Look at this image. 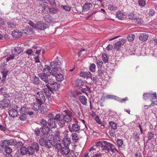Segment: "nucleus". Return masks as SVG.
I'll use <instances>...</instances> for the list:
<instances>
[{"mask_svg":"<svg viewBox=\"0 0 157 157\" xmlns=\"http://www.w3.org/2000/svg\"><path fill=\"white\" fill-rule=\"evenodd\" d=\"M23 48L20 45H18L17 46L15 47L14 49L9 53L10 54L8 55L7 57L6 58L7 61L13 59L15 57L23 52Z\"/></svg>","mask_w":157,"mask_h":157,"instance_id":"f257e3e1","label":"nucleus"},{"mask_svg":"<svg viewBox=\"0 0 157 157\" xmlns=\"http://www.w3.org/2000/svg\"><path fill=\"white\" fill-rule=\"evenodd\" d=\"M103 145L102 146V149L106 151V152H109L111 151L112 152H113L114 151L118 152V150L115 147V146L110 142H108L106 141H103Z\"/></svg>","mask_w":157,"mask_h":157,"instance_id":"f03ea898","label":"nucleus"},{"mask_svg":"<svg viewBox=\"0 0 157 157\" xmlns=\"http://www.w3.org/2000/svg\"><path fill=\"white\" fill-rule=\"evenodd\" d=\"M40 87L43 91L47 98H50L52 93V90L50 86L48 84H41L40 85Z\"/></svg>","mask_w":157,"mask_h":157,"instance_id":"7ed1b4c3","label":"nucleus"},{"mask_svg":"<svg viewBox=\"0 0 157 157\" xmlns=\"http://www.w3.org/2000/svg\"><path fill=\"white\" fill-rule=\"evenodd\" d=\"M18 106L16 104L12 105L9 109L8 114L9 116L15 117L18 116L19 112L17 111Z\"/></svg>","mask_w":157,"mask_h":157,"instance_id":"20e7f679","label":"nucleus"},{"mask_svg":"<svg viewBox=\"0 0 157 157\" xmlns=\"http://www.w3.org/2000/svg\"><path fill=\"white\" fill-rule=\"evenodd\" d=\"M39 142L41 146H45L48 148H51L53 144V143L51 140L47 139L45 137L40 138L39 140Z\"/></svg>","mask_w":157,"mask_h":157,"instance_id":"39448f33","label":"nucleus"},{"mask_svg":"<svg viewBox=\"0 0 157 157\" xmlns=\"http://www.w3.org/2000/svg\"><path fill=\"white\" fill-rule=\"evenodd\" d=\"M34 99L43 103L45 102L46 101L45 97L43 91H41L35 93Z\"/></svg>","mask_w":157,"mask_h":157,"instance_id":"423d86ee","label":"nucleus"},{"mask_svg":"<svg viewBox=\"0 0 157 157\" xmlns=\"http://www.w3.org/2000/svg\"><path fill=\"white\" fill-rule=\"evenodd\" d=\"M72 112L68 110H65L63 111V119L66 122H70L72 120Z\"/></svg>","mask_w":157,"mask_h":157,"instance_id":"0eeeda50","label":"nucleus"},{"mask_svg":"<svg viewBox=\"0 0 157 157\" xmlns=\"http://www.w3.org/2000/svg\"><path fill=\"white\" fill-rule=\"evenodd\" d=\"M43 104V103L33 99V102L31 104V107L34 110L38 112L40 110L41 106Z\"/></svg>","mask_w":157,"mask_h":157,"instance_id":"6e6552de","label":"nucleus"},{"mask_svg":"<svg viewBox=\"0 0 157 157\" xmlns=\"http://www.w3.org/2000/svg\"><path fill=\"white\" fill-rule=\"evenodd\" d=\"M68 131L67 130H65L63 132V138L62 140L63 144L64 146H68L71 143L70 139L69 138L68 133Z\"/></svg>","mask_w":157,"mask_h":157,"instance_id":"1a4fd4ad","label":"nucleus"},{"mask_svg":"<svg viewBox=\"0 0 157 157\" xmlns=\"http://www.w3.org/2000/svg\"><path fill=\"white\" fill-rule=\"evenodd\" d=\"M10 100L7 98L4 99L0 101V107L7 108L11 105Z\"/></svg>","mask_w":157,"mask_h":157,"instance_id":"9d476101","label":"nucleus"},{"mask_svg":"<svg viewBox=\"0 0 157 157\" xmlns=\"http://www.w3.org/2000/svg\"><path fill=\"white\" fill-rule=\"evenodd\" d=\"M69 129L71 132H78L80 130V127L79 125L77 123L73 124L71 127L68 126Z\"/></svg>","mask_w":157,"mask_h":157,"instance_id":"9b49d317","label":"nucleus"},{"mask_svg":"<svg viewBox=\"0 0 157 157\" xmlns=\"http://www.w3.org/2000/svg\"><path fill=\"white\" fill-rule=\"evenodd\" d=\"M46 24L43 21H38L36 23L35 28L43 30L46 29Z\"/></svg>","mask_w":157,"mask_h":157,"instance_id":"f8f14e48","label":"nucleus"},{"mask_svg":"<svg viewBox=\"0 0 157 157\" xmlns=\"http://www.w3.org/2000/svg\"><path fill=\"white\" fill-rule=\"evenodd\" d=\"M126 40L125 39H122L121 40L116 43L114 44V48L119 51L122 45H123L126 42Z\"/></svg>","mask_w":157,"mask_h":157,"instance_id":"ddd939ff","label":"nucleus"},{"mask_svg":"<svg viewBox=\"0 0 157 157\" xmlns=\"http://www.w3.org/2000/svg\"><path fill=\"white\" fill-rule=\"evenodd\" d=\"M150 96L151 98L150 99V101L152 102V103L151 104L147 106L146 105H145L144 107L145 106H149L150 107V106L151 105H154L155 104V101H157V96L156 95V93L155 92H153L152 93H150Z\"/></svg>","mask_w":157,"mask_h":157,"instance_id":"4468645a","label":"nucleus"},{"mask_svg":"<svg viewBox=\"0 0 157 157\" xmlns=\"http://www.w3.org/2000/svg\"><path fill=\"white\" fill-rule=\"evenodd\" d=\"M40 129L42 133L43 134H47L49 133H50L49 134V136H52V134L51 135L50 133V132H52V130H50L49 128L48 127V126H42V127L40 128Z\"/></svg>","mask_w":157,"mask_h":157,"instance_id":"2eb2a0df","label":"nucleus"},{"mask_svg":"<svg viewBox=\"0 0 157 157\" xmlns=\"http://www.w3.org/2000/svg\"><path fill=\"white\" fill-rule=\"evenodd\" d=\"M59 152L60 154L63 155H67L70 152V150L69 146H67L62 147Z\"/></svg>","mask_w":157,"mask_h":157,"instance_id":"dca6fc26","label":"nucleus"},{"mask_svg":"<svg viewBox=\"0 0 157 157\" xmlns=\"http://www.w3.org/2000/svg\"><path fill=\"white\" fill-rule=\"evenodd\" d=\"M80 75L81 77L86 78L87 79L88 78L92 79V74L89 71L87 72L81 71L80 73Z\"/></svg>","mask_w":157,"mask_h":157,"instance_id":"f3484780","label":"nucleus"},{"mask_svg":"<svg viewBox=\"0 0 157 157\" xmlns=\"http://www.w3.org/2000/svg\"><path fill=\"white\" fill-rule=\"evenodd\" d=\"M47 75L48 74H46L44 73H40L38 74V76L45 84L47 82L49 78L48 77L49 76Z\"/></svg>","mask_w":157,"mask_h":157,"instance_id":"a211bd4d","label":"nucleus"},{"mask_svg":"<svg viewBox=\"0 0 157 157\" xmlns=\"http://www.w3.org/2000/svg\"><path fill=\"white\" fill-rule=\"evenodd\" d=\"M148 35L144 33L139 34V39L143 42L146 41L148 38Z\"/></svg>","mask_w":157,"mask_h":157,"instance_id":"6ab92c4d","label":"nucleus"},{"mask_svg":"<svg viewBox=\"0 0 157 157\" xmlns=\"http://www.w3.org/2000/svg\"><path fill=\"white\" fill-rule=\"evenodd\" d=\"M23 33V32L22 33L21 32H19L17 30H16L12 32V35L13 37L19 38L21 36Z\"/></svg>","mask_w":157,"mask_h":157,"instance_id":"aec40b11","label":"nucleus"},{"mask_svg":"<svg viewBox=\"0 0 157 157\" xmlns=\"http://www.w3.org/2000/svg\"><path fill=\"white\" fill-rule=\"evenodd\" d=\"M92 8L93 5L91 3H86L84 5L82 8L84 10L87 11L91 10Z\"/></svg>","mask_w":157,"mask_h":157,"instance_id":"412c9836","label":"nucleus"},{"mask_svg":"<svg viewBox=\"0 0 157 157\" xmlns=\"http://www.w3.org/2000/svg\"><path fill=\"white\" fill-rule=\"evenodd\" d=\"M3 141L6 147L8 145L14 146L15 144V142L13 140H5Z\"/></svg>","mask_w":157,"mask_h":157,"instance_id":"4be33fe9","label":"nucleus"},{"mask_svg":"<svg viewBox=\"0 0 157 157\" xmlns=\"http://www.w3.org/2000/svg\"><path fill=\"white\" fill-rule=\"evenodd\" d=\"M51 68L50 66L46 65L45 66L43 70V73L46 74H48L47 75L49 76L51 75Z\"/></svg>","mask_w":157,"mask_h":157,"instance_id":"5701e85b","label":"nucleus"},{"mask_svg":"<svg viewBox=\"0 0 157 157\" xmlns=\"http://www.w3.org/2000/svg\"><path fill=\"white\" fill-rule=\"evenodd\" d=\"M45 21L48 23L52 21L53 18L52 16L49 15H45L43 17Z\"/></svg>","mask_w":157,"mask_h":157,"instance_id":"b1692460","label":"nucleus"},{"mask_svg":"<svg viewBox=\"0 0 157 157\" xmlns=\"http://www.w3.org/2000/svg\"><path fill=\"white\" fill-rule=\"evenodd\" d=\"M31 147H32L34 151H36V152H38L39 150L40 146L36 142L33 143Z\"/></svg>","mask_w":157,"mask_h":157,"instance_id":"393cba45","label":"nucleus"},{"mask_svg":"<svg viewBox=\"0 0 157 157\" xmlns=\"http://www.w3.org/2000/svg\"><path fill=\"white\" fill-rule=\"evenodd\" d=\"M81 89L82 92L85 93L88 96L87 92H90V87L86 86H85L83 87H81Z\"/></svg>","mask_w":157,"mask_h":157,"instance_id":"a878e982","label":"nucleus"},{"mask_svg":"<svg viewBox=\"0 0 157 157\" xmlns=\"http://www.w3.org/2000/svg\"><path fill=\"white\" fill-rule=\"evenodd\" d=\"M50 66L51 67L52 69H56V70L58 71L59 69H61L59 66H58L56 64V63L54 61H52L50 63Z\"/></svg>","mask_w":157,"mask_h":157,"instance_id":"bb28decb","label":"nucleus"},{"mask_svg":"<svg viewBox=\"0 0 157 157\" xmlns=\"http://www.w3.org/2000/svg\"><path fill=\"white\" fill-rule=\"evenodd\" d=\"M29 110V108L25 106L22 107L21 109L20 113L21 114L24 115L27 114Z\"/></svg>","mask_w":157,"mask_h":157,"instance_id":"cd10ccee","label":"nucleus"},{"mask_svg":"<svg viewBox=\"0 0 157 157\" xmlns=\"http://www.w3.org/2000/svg\"><path fill=\"white\" fill-rule=\"evenodd\" d=\"M53 146L59 152L60 150L62 148L61 144L57 142L53 143Z\"/></svg>","mask_w":157,"mask_h":157,"instance_id":"c85d7f7f","label":"nucleus"},{"mask_svg":"<svg viewBox=\"0 0 157 157\" xmlns=\"http://www.w3.org/2000/svg\"><path fill=\"white\" fill-rule=\"evenodd\" d=\"M48 124L51 128H54L56 127V123L54 120H48Z\"/></svg>","mask_w":157,"mask_h":157,"instance_id":"c756f323","label":"nucleus"},{"mask_svg":"<svg viewBox=\"0 0 157 157\" xmlns=\"http://www.w3.org/2000/svg\"><path fill=\"white\" fill-rule=\"evenodd\" d=\"M79 101L83 105H86L87 104V98L84 96L79 97Z\"/></svg>","mask_w":157,"mask_h":157,"instance_id":"7c9ffc66","label":"nucleus"},{"mask_svg":"<svg viewBox=\"0 0 157 157\" xmlns=\"http://www.w3.org/2000/svg\"><path fill=\"white\" fill-rule=\"evenodd\" d=\"M116 16L119 19L122 20L125 17V15L121 11H119L117 12Z\"/></svg>","mask_w":157,"mask_h":157,"instance_id":"2f4dec72","label":"nucleus"},{"mask_svg":"<svg viewBox=\"0 0 157 157\" xmlns=\"http://www.w3.org/2000/svg\"><path fill=\"white\" fill-rule=\"evenodd\" d=\"M33 82L35 85H39L40 83V81L39 78L36 76H33L32 77Z\"/></svg>","mask_w":157,"mask_h":157,"instance_id":"473e14b6","label":"nucleus"},{"mask_svg":"<svg viewBox=\"0 0 157 157\" xmlns=\"http://www.w3.org/2000/svg\"><path fill=\"white\" fill-rule=\"evenodd\" d=\"M8 71L6 69H3L1 71V74L2 75V81H5L6 79V77L7 76V74Z\"/></svg>","mask_w":157,"mask_h":157,"instance_id":"72a5a7b5","label":"nucleus"},{"mask_svg":"<svg viewBox=\"0 0 157 157\" xmlns=\"http://www.w3.org/2000/svg\"><path fill=\"white\" fill-rule=\"evenodd\" d=\"M54 135L53 137H54V138L56 139V140H58L59 139V137L60 135V132L58 130H56L54 132Z\"/></svg>","mask_w":157,"mask_h":157,"instance_id":"f704fd0d","label":"nucleus"},{"mask_svg":"<svg viewBox=\"0 0 157 157\" xmlns=\"http://www.w3.org/2000/svg\"><path fill=\"white\" fill-rule=\"evenodd\" d=\"M28 147L25 146L21 147L20 149L21 152L23 155L27 154Z\"/></svg>","mask_w":157,"mask_h":157,"instance_id":"c9c22d12","label":"nucleus"},{"mask_svg":"<svg viewBox=\"0 0 157 157\" xmlns=\"http://www.w3.org/2000/svg\"><path fill=\"white\" fill-rule=\"evenodd\" d=\"M72 139L75 142H78L79 140L78 135L76 133H73L71 135Z\"/></svg>","mask_w":157,"mask_h":157,"instance_id":"e433bc0d","label":"nucleus"},{"mask_svg":"<svg viewBox=\"0 0 157 157\" xmlns=\"http://www.w3.org/2000/svg\"><path fill=\"white\" fill-rule=\"evenodd\" d=\"M56 79L58 82H61L63 79V77L62 74L60 73H58L55 76Z\"/></svg>","mask_w":157,"mask_h":157,"instance_id":"4c0bfd02","label":"nucleus"},{"mask_svg":"<svg viewBox=\"0 0 157 157\" xmlns=\"http://www.w3.org/2000/svg\"><path fill=\"white\" fill-rule=\"evenodd\" d=\"M40 112L42 114H45L47 112V107L45 105H43L41 106Z\"/></svg>","mask_w":157,"mask_h":157,"instance_id":"58836bf2","label":"nucleus"},{"mask_svg":"<svg viewBox=\"0 0 157 157\" xmlns=\"http://www.w3.org/2000/svg\"><path fill=\"white\" fill-rule=\"evenodd\" d=\"M109 124L111 128L113 130H115L117 128V124L114 121H111L109 122Z\"/></svg>","mask_w":157,"mask_h":157,"instance_id":"ea45409f","label":"nucleus"},{"mask_svg":"<svg viewBox=\"0 0 157 157\" xmlns=\"http://www.w3.org/2000/svg\"><path fill=\"white\" fill-rule=\"evenodd\" d=\"M49 12L51 13L55 14L56 13L59 11L57 8H48Z\"/></svg>","mask_w":157,"mask_h":157,"instance_id":"a19ab883","label":"nucleus"},{"mask_svg":"<svg viewBox=\"0 0 157 157\" xmlns=\"http://www.w3.org/2000/svg\"><path fill=\"white\" fill-rule=\"evenodd\" d=\"M65 121L64 119H59L58 121V123L59 125L61 127H63L65 125Z\"/></svg>","mask_w":157,"mask_h":157,"instance_id":"79ce46f5","label":"nucleus"},{"mask_svg":"<svg viewBox=\"0 0 157 157\" xmlns=\"http://www.w3.org/2000/svg\"><path fill=\"white\" fill-rule=\"evenodd\" d=\"M34 153V151L31 146L28 147L27 154L29 155H32Z\"/></svg>","mask_w":157,"mask_h":157,"instance_id":"37998d69","label":"nucleus"},{"mask_svg":"<svg viewBox=\"0 0 157 157\" xmlns=\"http://www.w3.org/2000/svg\"><path fill=\"white\" fill-rule=\"evenodd\" d=\"M48 122L44 119H41L40 121V124L42 126L47 127L48 126L47 124Z\"/></svg>","mask_w":157,"mask_h":157,"instance_id":"c03bdc74","label":"nucleus"},{"mask_svg":"<svg viewBox=\"0 0 157 157\" xmlns=\"http://www.w3.org/2000/svg\"><path fill=\"white\" fill-rule=\"evenodd\" d=\"M67 157H77L78 154L77 153H75L72 151H70L69 154Z\"/></svg>","mask_w":157,"mask_h":157,"instance_id":"a18cd8bd","label":"nucleus"},{"mask_svg":"<svg viewBox=\"0 0 157 157\" xmlns=\"http://www.w3.org/2000/svg\"><path fill=\"white\" fill-rule=\"evenodd\" d=\"M102 60L104 63H106L108 62L109 58L106 54L105 53H103L102 54Z\"/></svg>","mask_w":157,"mask_h":157,"instance_id":"49530a36","label":"nucleus"},{"mask_svg":"<svg viewBox=\"0 0 157 157\" xmlns=\"http://www.w3.org/2000/svg\"><path fill=\"white\" fill-rule=\"evenodd\" d=\"M96 65L94 63H93L91 64L89 67L90 71L92 72H94L96 71Z\"/></svg>","mask_w":157,"mask_h":157,"instance_id":"de8ad7c7","label":"nucleus"},{"mask_svg":"<svg viewBox=\"0 0 157 157\" xmlns=\"http://www.w3.org/2000/svg\"><path fill=\"white\" fill-rule=\"evenodd\" d=\"M52 86L51 87L52 89H53L54 90H57L59 88V85L58 83L56 82L54 83L53 85H51Z\"/></svg>","mask_w":157,"mask_h":157,"instance_id":"09e8293b","label":"nucleus"},{"mask_svg":"<svg viewBox=\"0 0 157 157\" xmlns=\"http://www.w3.org/2000/svg\"><path fill=\"white\" fill-rule=\"evenodd\" d=\"M4 149L5 152L7 154H10L12 152V149L8 146L5 147Z\"/></svg>","mask_w":157,"mask_h":157,"instance_id":"8fccbe9b","label":"nucleus"},{"mask_svg":"<svg viewBox=\"0 0 157 157\" xmlns=\"http://www.w3.org/2000/svg\"><path fill=\"white\" fill-rule=\"evenodd\" d=\"M103 63L101 60H98L96 61V64L98 68V69L101 68L102 67Z\"/></svg>","mask_w":157,"mask_h":157,"instance_id":"3c124183","label":"nucleus"},{"mask_svg":"<svg viewBox=\"0 0 157 157\" xmlns=\"http://www.w3.org/2000/svg\"><path fill=\"white\" fill-rule=\"evenodd\" d=\"M108 8L109 10L111 11H115L117 9V6L112 5L111 4H109L108 6Z\"/></svg>","mask_w":157,"mask_h":157,"instance_id":"603ef678","label":"nucleus"},{"mask_svg":"<svg viewBox=\"0 0 157 157\" xmlns=\"http://www.w3.org/2000/svg\"><path fill=\"white\" fill-rule=\"evenodd\" d=\"M6 147V145L5 144L4 141L3 140L0 144V153L2 152L3 149Z\"/></svg>","mask_w":157,"mask_h":157,"instance_id":"864d4df0","label":"nucleus"},{"mask_svg":"<svg viewBox=\"0 0 157 157\" xmlns=\"http://www.w3.org/2000/svg\"><path fill=\"white\" fill-rule=\"evenodd\" d=\"M150 93H146L144 94L143 95V99L146 100L147 99L150 97Z\"/></svg>","mask_w":157,"mask_h":157,"instance_id":"5fc2aeb1","label":"nucleus"},{"mask_svg":"<svg viewBox=\"0 0 157 157\" xmlns=\"http://www.w3.org/2000/svg\"><path fill=\"white\" fill-rule=\"evenodd\" d=\"M135 38V35L133 34H130L127 36V39L129 41L133 40Z\"/></svg>","mask_w":157,"mask_h":157,"instance_id":"6e6d98bb","label":"nucleus"},{"mask_svg":"<svg viewBox=\"0 0 157 157\" xmlns=\"http://www.w3.org/2000/svg\"><path fill=\"white\" fill-rule=\"evenodd\" d=\"M139 135L136 133H134L133 134L132 137L136 141H138L140 139Z\"/></svg>","mask_w":157,"mask_h":157,"instance_id":"4d7b16f0","label":"nucleus"},{"mask_svg":"<svg viewBox=\"0 0 157 157\" xmlns=\"http://www.w3.org/2000/svg\"><path fill=\"white\" fill-rule=\"evenodd\" d=\"M7 91V89L5 87L2 88L0 89V95H2Z\"/></svg>","mask_w":157,"mask_h":157,"instance_id":"13d9d810","label":"nucleus"},{"mask_svg":"<svg viewBox=\"0 0 157 157\" xmlns=\"http://www.w3.org/2000/svg\"><path fill=\"white\" fill-rule=\"evenodd\" d=\"M117 142L119 147H121L123 144V140L121 139H117Z\"/></svg>","mask_w":157,"mask_h":157,"instance_id":"bf43d9fd","label":"nucleus"},{"mask_svg":"<svg viewBox=\"0 0 157 157\" xmlns=\"http://www.w3.org/2000/svg\"><path fill=\"white\" fill-rule=\"evenodd\" d=\"M154 134L151 132H148L147 133V137L148 140H147V142L149 140H151L154 137Z\"/></svg>","mask_w":157,"mask_h":157,"instance_id":"052dcab7","label":"nucleus"},{"mask_svg":"<svg viewBox=\"0 0 157 157\" xmlns=\"http://www.w3.org/2000/svg\"><path fill=\"white\" fill-rule=\"evenodd\" d=\"M8 27L10 28H13L15 27V25L13 22L9 21L7 22Z\"/></svg>","mask_w":157,"mask_h":157,"instance_id":"680f3d73","label":"nucleus"},{"mask_svg":"<svg viewBox=\"0 0 157 157\" xmlns=\"http://www.w3.org/2000/svg\"><path fill=\"white\" fill-rule=\"evenodd\" d=\"M40 129L38 128H35L34 132L36 136H38L40 135Z\"/></svg>","mask_w":157,"mask_h":157,"instance_id":"e2e57ef3","label":"nucleus"},{"mask_svg":"<svg viewBox=\"0 0 157 157\" xmlns=\"http://www.w3.org/2000/svg\"><path fill=\"white\" fill-rule=\"evenodd\" d=\"M103 141H98L95 143V145L97 147H101L102 148V145H103Z\"/></svg>","mask_w":157,"mask_h":157,"instance_id":"0e129e2a","label":"nucleus"},{"mask_svg":"<svg viewBox=\"0 0 157 157\" xmlns=\"http://www.w3.org/2000/svg\"><path fill=\"white\" fill-rule=\"evenodd\" d=\"M55 82H55L53 80L48 78V80L47 82L45 84H48V85H50L51 86L53 85V84Z\"/></svg>","mask_w":157,"mask_h":157,"instance_id":"69168bd1","label":"nucleus"},{"mask_svg":"<svg viewBox=\"0 0 157 157\" xmlns=\"http://www.w3.org/2000/svg\"><path fill=\"white\" fill-rule=\"evenodd\" d=\"M57 71L56 69H53L51 71V75L55 77L58 74Z\"/></svg>","mask_w":157,"mask_h":157,"instance_id":"338daca9","label":"nucleus"},{"mask_svg":"<svg viewBox=\"0 0 157 157\" xmlns=\"http://www.w3.org/2000/svg\"><path fill=\"white\" fill-rule=\"evenodd\" d=\"M104 71L103 70L101 69H99L97 71V73L99 76H101L103 75Z\"/></svg>","mask_w":157,"mask_h":157,"instance_id":"774afa93","label":"nucleus"}]
</instances>
